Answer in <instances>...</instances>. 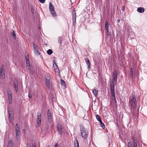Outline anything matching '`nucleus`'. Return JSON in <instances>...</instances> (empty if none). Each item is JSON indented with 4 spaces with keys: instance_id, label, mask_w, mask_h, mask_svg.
<instances>
[{
    "instance_id": "obj_18",
    "label": "nucleus",
    "mask_w": 147,
    "mask_h": 147,
    "mask_svg": "<svg viewBox=\"0 0 147 147\" xmlns=\"http://www.w3.org/2000/svg\"><path fill=\"white\" fill-rule=\"evenodd\" d=\"M112 94V98L114 102L115 103H116V100L115 95V92H111V93Z\"/></svg>"
},
{
    "instance_id": "obj_4",
    "label": "nucleus",
    "mask_w": 147,
    "mask_h": 147,
    "mask_svg": "<svg viewBox=\"0 0 147 147\" xmlns=\"http://www.w3.org/2000/svg\"><path fill=\"white\" fill-rule=\"evenodd\" d=\"M5 78V71L4 66L2 65L1 67L0 68V79H3Z\"/></svg>"
},
{
    "instance_id": "obj_1",
    "label": "nucleus",
    "mask_w": 147,
    "mask_h": 147,
    "mask_svg": "<svg viewBox=\"0 0 147 147\" xmlns=\"http://www.w3.org/2000/svg\"><path fill=\"white\" fill-rule=\"evenodd\" d=\"M136 96L135 95H133L129 100V107L132 114H134L135 113V109L136 107Z\"/></svg>"
},
{
    "instance_id": "obj_14",
    "label": "nucleus",
    "mask_w": 147,
    "mask_h": 147,
    "mask_svg": "<svg viewBox=\"0 0 147 147\" xmlns=\"http://www.w3.org/2000/svg\"><path fill=\"white\" fill-rule=\"evenodd\" d=\"M111 92H115L114 91V85L113 82H112L111 83Z\"/></svg>"
},
{
    "instance_id": "obj_27",
    "label": "nucleus",
    "mask_w": 147,
    "mask_h": 147,
    "mask_svg": "<svg viewBox=\"0 0 147 147\" xmlns=\"http://www.w3.org/2000/svg\"><path fill=\"white\" fill-rule=\"evenodd\" d=\"M130 75L131 78H133V71L132 68L130 69Z\"/></svg>"
},
{
    "instance_id": "obj_8",
    "label": "nucleus",
    "mask_w": 147,
    "mask_h": 147,
    "mask_svg": "<svg viewBox=\"0 0 147 147\" xmlns=\"http://www.w3.org/2000/svg\"><path fill=\"white\" fill-rule=\"evenodd\" d=\"M37 125L40 126L41 124V113L39 112H38L37 113Z\"/></svg>"
},
{
    "instance_id": "obj_15",
    "label": "nucleus",
    "mask_w": 147,
    "mask_h": 147,
    "mask_svg": "<svg viewBox=\"0 0 147 147\" xmlns=\"http://www.w3.org/2000/svg\"><path fill=\"white\" fill-rule=\"evenodd\" d=\"M53 67L55 69L56 71H59V69L58 68L56 64L55 63L54 61H53Z\"/></svg>"
},
{
    "instance_id": "obj_33",
    "label": "nucleus",
    "mask_w": 147,
    "mask_h": 147,
    "mask_svg": "<svg viewBox=\"0 0 147 147\" xmlns=\"http://www.w3.org/2000/svg\"><path fill=\"white\" fill-rule=\"evenodd\" d=\"M61 85H63L64 86L65 85V82L63 79H61Z\"/></svg>"
},
{
    "instance_id": "obj_41",
    "label": "nucleus",
    "mask_w": 147,
    "mask_h": 147,
    "mask_svg": "<svg viewBox=\"0 0 147 147\" xmlns=\"http://www.w3.org/2000/svg\"><path fill=\"white\" fill-rule=\"evenodd\" d=\"M22 132L23 133H25L26 132V130L25 129H23L22 131Z\"/></svg>"
},
{
    "instance_id": "obj_13",
    "label": "nucleus",
    "mask_w": 147,
    "mask_h": 147,
    "mask_svg": "<svg viewBox=\"0 0 147 147\" xmlns=\"http://www.w3.org/2000/svg\"><path fill=\"white\" fill-rule=\"evenodd\" d=\"M47 116L48 121H49L50 122H51L52 121L51 119V111L49 110H48Z\"/></svg>"
},
{
    "instance_id": "obj_45",
    "label": "nucleus",
    "mask_w": 147,
    "mask_h": 147,
    "mask_svg": "<svg viewBox=\"0 0 147 147\" xmlns=\"http://www.w3.org/2000/svg\"><path fill=\"white\" fill-rule=\"evenodd\" d=\"M128 147H131L130 146H128Z\"/></svg>"
},
{
    "instance_id": "obj_19",
    "label": "nucleus",
    "mask_w": 147,
    "mask_h": 147,
    "mask_svg": "<svg viewBox=\"0 0 147 147\" xmlns=\"http://www.w3.org/2000/svg\"><path fill=\"white\" fill-rule=\"evenodd\" d=\"M144 11V9L141 7L138 8L137 9V11L138 12H140L141 13L143 12Z\"/></svg>"
},
{
    "instance_id": "obj_23",
    "label": "nucleus",
    "mask_w": 147,
    "mask_h": 147,
    "mask_svg": "<svg viewBox=\"0 0 147 147\" xmlns=\"http://www.w3.org/2000/svg\"><path fill=\"white\" fill-rule=\"evenodd\" d=\"M75 147H79L78 142L77 140H76L74 142Z\"/></svg>"
},
{
    "instance_id": "obj_12",
    "label": "nucleus",
    "mask_w": 147,
    "mask_h": 147,
    "mask_svg": "<svg viewBox=\"0 0 147 147\" xmlns=\"http://www.w3.org/2000/svg\"><path fill=\"white\" fill-rule=\"evenodd\" d=\"M109 24H108L107 22H106L105 24V32L106 33H107V34L109 35V34H108L109 33Z\"/></svg>"
},
{
    "instance_id": "obj_26",
    "label": "nucleus",
    "mask_w": 147,
    "mask_h": 147,
    "mask_svg": "<svg viewBox=\"0 0 147 147\" xmlns=\"http://www.w3.org/2000/svg\"><path fill=\"white\" fill-rule=\"evenodd\" d=\"M50 11L51 14L54 16H56V12L54 9L51 10V11Z\"/></svg>"
},
{
    "instance_id": "obj_6",
    "label": "nucleus",
    "mask_w": 147,
    "mask_h": 147,
    "mask_svg": "<svg viewBox=\"0 0 147 147\" xmlns=\"http://www.w3.org/2000/svg\"><path fill=\"white\" fill-rule=\"evenodd\" d=\"M33 47L34 51L35 53L37 55H39L40 53L38 51V46L34 42L33 43Z\"/></svg>"
},
{
    "instance_id": "obj_17",
    "label": "nucleus",
    "mask_w": 147,
    "mask_h": 147,
    "mask_svg": "<svg viewBox=\"0 0 147 147\" xmlns=\"http://www.w3.org/2000/svg\"><path fill=\"white\" fill-rule=\"evenodd\" d=\"M114 80L116 82L117 80V74L116 72H114L113 73Z\"/></svg>"
},
{
    "instance_id": "obj_11",
    "label": "nucleus",
    "mask_w": 147,
    "mask_h": 147,
    "mask_svg": "<svg viewBox=\"0 0 147 147\" xmlns=\"http://www.w3.org/2000/svg\"><path fill=\"white\" fill-rule=\"evenodd\" d=\"M85 60L86 62V64L88 66V70H90V64L89 61V59L88 58H85Z\"/></svg>"
},
{
    "instance_id": "obj_44",
    "label": "nucleus",
    "mask_w": 147,
    "mask_h": 147,
    "mask_svg": "<svg viewBox=\"0 0 147 147\" xmlns=\"http://www.w3.org/2000/svg\"><path fill=\"white\" fill-rule=\"evenodd\" d=\"M120 20L119 19H118V20H117V22L119 23L120 22Z\"/></svg>"
},
{
    "instance_id": "obj_7",
    "label": "nucleus",
    "mask_w": 147,
    "mask_h": 147,
    "mask_svg": "<svg viewBox=\"0 0 147 147\" xmlns=\"http://www.w3.org/2000/svg\"><path fill=\"white\" fill-rule=\"evenodd\" d=\"M7 94L9 103L11 104L12 102V94L11 91L10 90H8Z\"/></svg>"
},
{
    "instance_id": "obj_20",
    "label": "nucleus",
    "mask_w": 147,
    "mask_h": 147,
    "mask_svg": "<svg viewBox=\"0 0 147 147\" xmlns=\"http://www.w3.org/2000/svg\"><path fill=\"white\" fill-rule=\"evenodd\" d=\"M49 9L50 11L54 9L53 6L51 2H50L49 3Z\"/></svg>"
},
{
    "instance_id": "obj_24",
    "label": "nucleus",
    "mask_w": 147,
    "mask_h": 147,
    "mask_svg": "<svg viewBox=\"0 0 147 147\" xmlns=\"http://www.w3.org/2000/svg\"><path fill=\"white\" fill-rule=\"evenodd\" d=\"M26 65L28 66H30V63L29 62V59L28 58L26 57Z\"/></svg>"
},
{
    "instance_id": "obj_42",
    "label": "nucleus",
    "mask_w": 147,
    "mask_h": 147,
    "mask_svg": "<svg viewBox=\"0 0 147 147\" xmlns=\"http://www.w3.org/2000/svg\"><path fill=\"white\" fill-rule=\"evenodd\" d=\"M58 146V144H55V145L54 147H57Z\"/></svg>"
},
{
    "instance_id": "obj_39",
    "label": "nucleus",
    "mask_w": 147,
    "mask_h": 147,
    "mask_svg": "<svg viewBox=\"0 0 147 147\" xmlns=\"http://www.w3.org/2000/svg\"><path fill=\"white\" fill-rule=\"evenodd\" d=\"M26 147H35V145H34L33 144L32 145V146H26Z\"/></svg>"
},
{
    "instance_id": "obj_10",
    "label": "nucleus",
    "mask_w": 147,
    "mask_h": 147,
    "mask_svg": "<svg viewBox=\"0 0 147 147\" xmlns=\"http://www.w3.org/2000/svg\"><path fill=\"white\" fill-rule=\"evenodd\" d=\"M57 127L59 134L61 135L62 133V127L60 124H58L57 125Z\"/></svg>"
},
{
    "instance_id": "obj_40",
    "label": "nucleus",
    "mask_w": 147,
    "mask_h": 147,
    "mask_svg": "<svg viewBox=\"0 0 147 147\" xmlns=\"http://www.w3.org/2000/svg\"><path fill=\"white\" fill-rule=\"evenodd\" d=\"M31 12L32 13H34V10H33L32 9H31Z\"/></svg>"
},
{
    "instance_id": "obj_30",
    "label": "nucleus",
    "mask_w": 147,
    "mask_h": 147,
    "mask_svg": "<svg viewBox=\"0 0 147 147\" xmlns=\"http://www.w3.org/2000/svg\"><path fill=\"white\" fill-rule=\"evenodd\" d=\"M76 13L75 12V14H73V22H74V20L75 22H76Z\"/></svg>"
},
{
    "instance_id": "obj_22",
    "label": "nucleus",
    "mask_w": 147,
    "mask_h": 147,
    "mask_svg": "<svg viewBox=\"0 0 147 147\" xmlns=\"http://www.w3.org/2000/svg\"><path fill=\"white\" fill-rule=\"evenodd\" d=\"M8 145L10 147H12L13 146V143L12 141L10 140L8 141Z\"/></svg>"
},
{
    "instance_id": "obj_31",
    "label": "nucleus",
    "mask_w": 147,
    "mask_h": 147,
    "mask_svg": "<svg viewBox=\"0 0 147 147\" xmlns=\"http://www.w3.org/2000/svg\"><path fill=\"white\" fill-rule=\"evenodd\" d=\"M61 38L62 37L60 36H59L58 38V42L60 45L61 43Z\"/></svg>"
},
{
    "instance_id": "obj_28",
    "label": "nucleus",
    "mask_w": 147,
    "mask_h": 147,
    "mask_svg": "<svg viewBox=\"0 0 147 147\" xmlns=\"http://www.w3.org/2000/svg\"><path fill=\"white\" fill-rule=\"evenodd\" d=\"M47 53L48 55H51L53 53V51L51 49H49L47 51Z\"/></svg>"
},
{
    "instance_id": "obj_5",
    "label": "nucleus",
    "mask_w": 147,
    "mask_h": 147,
    "mask_svg": "<svg viewBox=\"0 0 147 147\" xmlns=\"http://www.w3.org/2000/svg\"><path fill=\"white\" fill-rule=\"evenodd\" d=\"M51 76L49 74H47L46 76V84L48 88H49L50 86V80Z\"/></svg>"
},
{
    "instance_id": "obj_36",
    "label": "nucleus",
    "mask_w": 147,
    "mask_h": 147,
    "mask_svg": "<svg viewBox=\"0 0 147 147\" xmlns=\"http://www.w3.org/2000/svg\"><path fill=\"white\" fill-rule=\"evenodd\" d=\"M51 100L52 101H55V99L54 97L53 96H51Z\"/></svg>"
},
{
    "instance_id": "obj_43",
    "label": "nucleus",
    "mask_w": 147,
    "mask_h": 147,
    "mask_svg": "<svg viewBox=\"0 0 147 147\" xmlns=\"http://www.w3.org/2000/svg\"><path fill=\"white\" fill-rule=\"evenodd\" d=\"M122 9L123 10V11L124 10V7H122Z\"/></svg>"
},
{
    "instance_id": "obj_29",
    "label": "nucleus",
    "mask_w": 147,
    "mask_h": 147,
    "mask_svg": "<svg viewBox=\"0 0 147 147\" xmlns=\"http://www.w3.org/2000/svg\"><path fill=\"white\" fill-rule=\"evenodd\" d=\"M96 118L97 120L99 122L102 121L100 117L98 115H96Z\"/></svg>"
},
{
    "instance_id": "obj_37",
    "label": "nucleus",
    "mask_w": 147,
    "mask_h": 147,
    "mask_svg": "<svg viewBox=\"0 0 147 147\" xmlns=\"http://www.w3.org/2000/svg\"><path fill=\"white\" fill-rule=\"evenodd\" d=\"M39 1L42 3H44L45 2V0H39Z\"/></svg>"
},
{
    "instance_id": "obj_9",
    "label": "nucleus",
    "mask_w": 147,
    "mask_h": 147,
    "mask_svg": "<svg viewBox=\"0 0 147 147\" xmlns=\"http://www.w3.org/2000/svg\"><path fill=\"white\" fill-rule=\"evenodd\" d=\"M15 137L16 140H19L20 138V130L16 129L15 130Z\"/></svg>"
},
{
    "instance_id": "obj_21",
    "label": "nucleus",
    "mask_w": 147,
    "mask_h": 147,
    "mask_svg": "<svg viewBox=\"0 0 147 147\" xmlns=\"http://www.w3.org/2000/svg\"><path fill=\"white\" fill-rule=\"evenodd\" d=\"M12 37L14 39H16V34L15 31L14 30H13L12 32Z\"/></svg>"
},
{
    "instance_id": "obj_3",
    "label": "nucleus",
    "mask_w": 147,
    "mask_h": 147,
    "mask_svg": "<svg viewBox=\"0 0 147 147\" xmlns=\"http://www.w3.org/2000/svg\"><path fill=\"white\" fill-rule=\"evenodd\" d=\"M9 120L10 123H11L13 120L14 113L12 109H10L8 110Z\"/></svg>"
},
{
    "instance_id": "obj_32",
    "label": "nucleus",
    "mask_w": 147,
    "mask_h": 147,
    "mask_svg": "<svg viewBox=\"0 0 147 147\" xmlns=\"http://www.w3.org/2000/svg\"><path fill=\"white\" fill-rule=\"evenodd\" d=\"M100 125L101 127L103 128L104 129L105 128V124L102 122V121H100Z\"/></svg>"
},
{
    "instance_id": "obj_25",
    "label": "nucleus",
    "mask_w": 147,
    "mask_h": 147,
    "mask_svg": "<svg viewBox=\"0 0 147 147\" xmlns=\"http://www.w3.org/2000/svg\"><path fill=\"white\" fill-rule=\"evenodd\" d=\"M92 92L94 95L95 96H96L98 94V91L95 89L93 90Z\"/></svg>"
},
{
    "instance_id": "obj_34",
    "label": "nucleus",
    "mask_w": 147,
    "mask_h": 147,
    "mask_svg": "<svg viewBox=\"0 0 147 147\" xmlns=\"http://www.w3.org/2000/svg\"><path fill=\"white\" fill-rule=\"evenodd\" d=\"M15 130H16V129H18V130H19V126L18 125V123H17L16 125V126L15 127Z\"/></svg>"
},
{
    "instance_id": "obj_16",
    "label": "nucleus",
    "mask_w": 147,
    "mask_h": 147,
    "mask_svg": "<svg viewBox=\"0 0 147 147\" xmlns=\"http://www.w3.org/2000/svg\"><path fill=\"white\" fill-rule=\"evenodd\" d=\"M14 86L15 88V90L16 92H17L18 90V83L16 81H14Z\"/></svg>"
},
{
    "instance_id": "obj_35",
    "label": "nucleus",
    "mask_w": 147,
    "mask_h": 147,
    "mask_svg": "<svg viewBox=\"0 0 147 147\" xmlns=\"http://www.w3.org/2000/svg\"><path fill=\"white\" fill-rule=\"evenodd\" d=\"M134 147H137V143L135 141V140H134Z\"/></svg>"
},
{
    "instance_id": "obj_2",
    "label": "nucleus",
    "mask_w": 147,
    "mask_h": 147,
    "mask_svg": "<svg viewBox=\"0 0 147 147\" xmlns=\"http://www.w3.org/2000/svg\"><path fill=\"white\" fill-rule=\"evenodd\" d=\"M81 133L82 137L84 139H86L88 134V132L85 130V128L82 127L81 128Z\"/></svg>"
},
{
    "instance_id": "obj_38",
    "label": "nucleus",
    "mask_w": 147,
    "mask_h": 147,
    "mask_svg": "<svg viewBox=\"0 0 147 147\" xmlns=\"http://www.w3.org/2000/svg\"><path fill=\"white\" fill-rule=\"evenodd\" d=\"M28 97L29 98H31L32 97V94H30L29 92L28 94Z\"/></svg>"
}]
</instances>
